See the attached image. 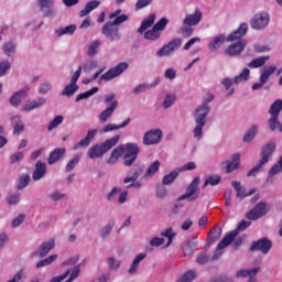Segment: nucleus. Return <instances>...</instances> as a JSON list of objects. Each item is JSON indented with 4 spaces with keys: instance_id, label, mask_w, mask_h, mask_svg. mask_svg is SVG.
<instances>
[{
    "instance_id": "62",
    "label": "nucleus",
    "mask_w": 282,
    "mask_h": 282,
    "mask_svg": "<svg viewBox=\"0 0 282 282\" xmlns=\"http://www.w3.org/2000/svg\"><path fill=\"white\" fill-rule=\"evenodd\" d=\"M7 202L9 206H17V204L21 202V194L19 193L9 194Z\"/></svg>"
},
{
    "instance_id": "38",
    "label": "nucleus",
    "mask_w": 282,
    "mask_h": 282,
    "mask_svg": "<svg viewBox=\"0 0 282 282\" xmlns=\"http://www.w3.org/2000/svg\"><path fill=\"white\" fill-rule=\"evenodd\" d=\"M241 160V154L236 153L231 156V162L227 164L226 172L227 173H232V171H237L239 169V161Z\"/></svg>"
},
{
    "instance_id": "23",
    "label": "nucleus",
    "mask_w": 282,
    "mask_h": 282,
    "mask_svg": "<svg viewBox=\"0 0 282 282\" xmlns=\"http://www.w3.org/2000/svg\"><path fill=\"white\" fill-rule=\"evenodd\" d=\"M47 173V164L37 161L35 164V170L33 171V180L34 182H39V180H43V176Z\"/></svg>"
},
{
    "instance_id": "28",
    "label": "nucleus",
    "mask_w": 282,
    "mask_h": 282,
    "mask_svg": "<svg viewBox=\"0 0 282 282\" xmlns=\"http://www.w3.org/2000/svg\"><path fill=\"white\" fill-rule=\"evenodd\" d=\"M127 151V144H122L117 147L112 152L110 158L108 159V164H116L118 160L120 159V155Z\"/></svg>"
},
{
    "instance_id": "11",
    "label": "nucleus",
    "mask_w": 282,
    "mask_h": 282,
    "mask_svg": "<svg viewBox=\"0 0 282 282\" xmlns=\"http://www.w3.org/2000/svg\"><path fill=\"white\" fill-rule=\"evenodd\" d=\"M101 34L108 39V41H120L122 35L120 34V29H118L115 24L107 22L102 29Z\"/></svg>"
},
{
    "instance_id": "58",
    "label": "nucleus",
    "mask_w": 282,
    "mask_h": 282,
    "mask_svg": "<svg viewBox=\"0 0 282 282\" xmlns=\"http://www.w3.org/2000/svg\"><path fill=\"white\" fill-rule=\"evenodd\" d=\"M268 127L270 131H276V129H281V123L279 122V117L271 116V118L268 120Z\"/></svg>"
},
{
    "instance_id": "34",
    "label": "nucleus",
    "mask_w": 282,
    "mask_h": 282,
    "mask_svg": "<svg viewBox=\"0 0 282 282\" xmlns=\"http://www.w3.org/2000/svg\"><path fill=\"white\" fill-rule=\"evenodd\" d=\"M65 155V149L64 148H56L50 153L48 156V164H56L61 158Z\"/></svg>"
},
{
    "instance_id": "29",
    "label": "nucleus",
    "mask_w": 282,
    "mask_h": 282,
    "mask_svg": "<svg viewBox=\"0 0 282 282\" xmlns=\"http://www.w3.org/2000/svg\"><path fill=\"white\" fill-rule=\"evenodd\" d=\"M162 163H160V161H154L153 163H151L144 174H143V177L144 180H151V177H153L155 175V173H158V171H160V166H161Z\"/></svg>"
},
{
    "instance_id": "15",
    "label": "nucleus",
    "mask_w": 282,
    "mask_h": 282,
    "mask_svg": "<svg viewBox=\"0 0 282 282\" xmlns=\"http://www.w3.org/2000/svg\"><path fill=\"white\" fill-rule=\"evenodd\" d=\"M251 252L259 250L262 254H268L272 250V241L268 238H261L258 241H253L250 246Z\"/></svg>"
},
{
    "instance_id": "20",
    "label": "nucleus",
    "mask_w": 282,
    "mask_h": 282,
    "mask_svg": "<svg viewBox=\"0 0 282 282\" xmlns=\"http://www.w3.org/2000/svg\"><path fill=\"white\" fill-rule=\"evenodd\" d=\"M98 130H89L87 132V135L73 147L74 151H78V149L80 148L89 147V144H91V140H94V138H96Z\"/></svg>"
},
{
    "instance_id": "8",
    "label": "nucleus",
    "mask_w": 282,
    "mask_h": 282,
    "mask_svg": "<svg viewBox=\"0 0 282 282\" xmlns=\"http://www.w3.org/2000/svg\"><path fill=\"white\" fill-rule=\"evenodd\" d=\"M123 164L124 166H132L133 162L138 160V153H140V148L135 143H127L126 151L123 152Z\"/></svg>"
},
{
    "instance_id": "50",
    "label": "nucleus",
    "mask_w": 282,
    "mask_h": 282,
    "mask_svg": "<svg viewBox=\"0 0 282 282\" xmlns=\"http://www.w3.org/2000/svg\"><path fill=\"white\" fill-rule=\"evenodd\" d=\"M175 100H177V97L175 96V94L173 93L167 94L163 100V108L171 109V107L175 105Z\"/></svg>"
},
{
    "instance_id": "35",
    "label": "nucleus",
    "mask_w": 282,
    "mask_h": 282,
    "mask_svg": "<svg viewBox=\"0 0 282 282\" xmlns=\"http://www.w3.org/2000/svg\"><path fill=\"white\" fill-rule=\"evenodd\" d=\"M197 248V240L196 239H189L183 245V253L185 257H191L195 249Z\"/></svg>"
},
{
    "instance_id": "40",
    "label": "nucleus",
    "mask_w": 282,
    "mask_h": 282,
    "mask_svg": "<svg viewBox=\"0 0 282 282\" xmlns=\"http://www.w3.org/2000/svg\"><path fill=\"white\" fill-rule=\"evenodd\" d=\"M231 185L237 191L236 197H239L240 199H243V197H248V195H252V192L251 193L246 192V188L241 186V183L238 181L231 182Z\"/></svg>"
},
{
    "instance_id": "64",
    "label": "nucleus",
    "mask_w": 282,
    "mask_h": 282,
    "mask_svg": "<svg viewBox=\"0 0 282 282\" xmlns=\"http://www.w3.org/2000/svg\"><path fill=\"white\" fill-rule=\"evenodd\" d=\"M279 173H282V164L280 163V161L274 164L269 171L268 180L274 177V175H279Z\"/></svg>"
},
{
    "instance_id": "30",
    "label": "nucleus",
    "mask_w": 282,
    "mask_h": 282,
    "mask_svg": "<svg viewBox=\"0 0 282 282\" xmlns=\"http://www.w3.org/2000/svg\"><path fill=\"white\" fill-rule=\"evenodd\" d=\"M180 170L175 169L172 170L170 173L165 174L162 178V184L164 186H169L171 184H173V182H175V180H177V177L180 176Z\"/></svg>"
},
{
    "instance_id": "53",
    "label": "nucleus",
    "mask_w": 282,
    "mask_h": 282,
    "mask_svg": "<svg viewBox=\"0 0 282 282\" xmlns=\"http://www.w3.org/2000/svg\"><path fill=\"white\" fill-rule=\"evenodd\" d=\"M197 276V273L195 271L189 270L185 272L181 278L176 280V282H193L195 281V278Z\"/></svg>"
},
{
    "instance_id": "7",
    "label": "nucleus",
    "mask_w": 282,
    "mask_h": 282,
    "mask_svg": "<svg viewBox=\"0 0 282 282\" xmlns=\"http://www.w3.org/2000/svg\"><path fill=\"white\" fill-rule=\"evenodd\" d=\"M268 25H270V13L265 11L254 14L250 21V26L252 30H265Z\"/></svg>"
},
{
    "instance_id": "14",
    "label": "nucleus",
    "mask_w": 282,
    "mask_h": 282,
    "mask_svg": "<svg viewBox=\"0 0 282 282\" xmlns=\"http://www.w3.org/2000/svg\"><path fill=\"white\" fill-rule=\"evenodd\" d=\"M37 6L43 17L46 19H54V15L56 14V9H54V0H39Z\"/></svg>"
},
{
    "instance_id": "24",
    "label": "nucleus",
    "mask_w": 282,
    "mask_h": 282,
    "mask_svg": "<svg viewBox=\"0 0 282 282\" xmlns=\"http://www.w3.org/2000/svg\"><path fill=\"white\" fill-rule=\"evenodd\" d=\"M223 43H226V35L224 34L215 35L212 39V41L208 43L209 52H217V50L221 47Z\"/></svg>"
},
{
    "instance_id": "25",
    "label": "nucleus",
    "mask_w": 282,
    "mask_h": 282,
    "mask_svg": "<svg viewBox=\"0 0 282 282\" xmlns=\"http://www.w3.org/2000/svg\"><path fill=\"white\" fill-rule=\"evenodd\" d=\"M76 24H69L68 26H61L58 29H55L54 33L56 36H74V33L76 32Z\"/></svg>"
},
{
    "instance_id": "18",
    "label": "nucleus",
    "mask_w": 282,
    "mask_h": 282,
    "mask_svg": "<svg viewBox=\"0 0 282 282\" xmlns=\"http://www.w3.org/2000/svg\"><path fill=\"white\" fill-rule=\"evenodd\" d=\"M45 101L46 100L44 97L28 100L25 104L22 105L20 111H26L28 113H30V111H34V109H40V107H43Z\"/></svg>"
},
{
    "instance_id": "12",
    "label": "nucleus",
    "mask_w": 282,
    "mask_h": 282,
    "mask_svg": "<svg viewBox=\"0 0 282 282\" xmlns=\"http://www.w3.org/2000/svg\"><path fill=\"white\" fill-rule=\"evenodd\" d=\"M270 212V206L267 203H259L256 205L253 209H251L247 214V219H251L252 221H257V219H261L264 215H268Z\"/></svg>"
},
{
    "instance_id": "39",
    "label": "nucleus",
    "mask_w": 282,
    "mask_h": 282,
    "mask_svg": "<svg viewBox=\"0 0 282 282\" xmlns=\"http://www.w3.org/2000/svg\"><path fill=\"white\" fill-rule=\"evenodd\" d=\"M257 133H259V126H251L243 135V142H252L257 138Z\"/></svg>"
},
{
    "instance_id": "49",
    "label": "nucleus",
    "mask_w": 282,
    "mask_h": 282,
    "mask_svg": "<svg viewBox=\"0 0 282 282\" xmlns=\"http://www.w3.org/2000/svg\"><path fill=\"white\" fill-rule=\"evenodd\" d=\"M78 91V86L77 84H72L67 85L63 90H62V96H67L68 98H72L74 94Z\"/></svg>"
},
{
    "instance_id": "55",
    "label": "nucleus",
    "mask_w": 282,
    "mask_h": 282,
    "mask_svg": "<svg viewBox=\"0 0 282 282\" xmlns=\"http://www.w3.org/2000/svg\"><path fill=\"white\" fill-rule=\"evenodd\" d=\"M94 94H98V87H93L90 90L77 95L75 100L76 102H80V100H85V98H90V96H94Z\"/></svg>"
},
{
    "instance_id": "57",
    "label": "nucleus",
    "mask_w": 282,
    "mask_h": 282,
    "mask_svg": "<svg viewBox=\"0 0 282 282\" xmlns=\"http://www.w3.org/2000/svg\"><path fill=\"white\" fill-rule=\"evenodd\" d=\"M63 116H56L52 121L48 122L47 124V131H54L56 127L63 124Z\"/></svg>"
},
{
    "instance_id": "16",
    "label": "nucleus",
    "mask_w": 282,
    "mask_h": 282,
    "mask_svg": "<svg viewBox=\"0 0 282 282\" xmlns=\"http://www.w3.org/2000/svg\"><path fill=\"white\" fill-rule=\"evenodd\" d=\"M140 180V171L133 170L131 174H128L123 178V184L126 188H140L142 186V182L138 181Z\"/></svg>"
},
{
    "instance_id": "10",
    "label": "nucleus",
    "mask_w": 282,
    "mask_h": 282,
    "mask_svg": "<svg viewBox=\"0 0 282 282\" xmlns=\"http://www.w3.org/2000/svg\"><path fill=\"white\" fill-rule=\"evenodd\" d=\"M182 45V39H174L167 44H165L163 47H161L156 52V56L159 58H164V56H173L175 53V50H178V47Z\"/></svg>"
},
{
    "instance_id": "5",
    "label": "nucleus",
    "mask_w": 282,
    "mask_h": 282,
    "mask_svg": "<svg viewBox=\"0 0 282 282\" xmlns=\"http://www.w3.org/2000/svg\"><path fill=\"white\" fill-rule=\"evenodd\" d=\"M128 69H129V63L121 62V63L117 64L116 66L111 67L105 74H102L99 77V83H102V80L105 83H109V80H113V78H118V76H122V74H124V72H127Z\"/></svg>"
},
{
    "instance_id": "4",
    "label": "nucleus",
    "mask_w": 282,
    "mask_h": 282,
    "mask_svg": "<svg viewBox=\"0 0 282 282\" xmlns=\"http://www.w3.org/2000/svg\"><path fill=\"white\" fill-rule=\"evenodd\" d=\"M246 228H250V221L242 220L239 223V225L235 231H231L227 236H225L223 238V240L217 246L214 259H219V257H221V254H224V252L221 250H224V248H228V246H230V243H232V241H235V239L237 238V235H239V232H243V230H246Z\"/></svg>"
},
{
    "instance_id": "52",
    "label": "nucleus",
    "mask_w": 282,
    "mask_h": 282,
    "mask_svg": "<svg viewBox=\"0 0 282 282\" xmlns=\"http://www.w3.org/2000/svg\"><path fill=\"white\" fill-rule=\"evenodd\" d=\"M160 36V31L155 30L154 26L144 33L145 41H158Z\"/></svg>"
},
{
    "instance_id": "2",
    "label": "nucleus",
    "mask_w": 282,
    "mask_h": 282,
    "mask_svg": "<svg viewBox=\"0 0 282 282\" xmlns=\"http://www.w3.org/2000/svg\"><path fill=\"white\" fill-rule=\"evenodd\" d=\"M248 34V23L242 22L239 28L228 35L227 41L232 43V41H238L228 46L226 50V54L228 56H239L243 50H246V45H248V41L240 40L242 36Z\"/></svg>"
},
{
    "instance_id": "1",
    "label": "nucleus",
    "mask_w": 282,
    "mask_h": 282,
    "mask_svg": "<svg viewBox=\"0 0 282 282\" xmlns=\"http://www.w3.org/2000/svg\"><path fill=\"white\" fill-rule=\"evenodd\" d=\"M215 100V95L213 93H206L203 97V102L198 107L195 108L193 112L195 126L192 130L194 140L204 139V127H206V122H208V113H210V106L208 102H213Z\"/></svg>"
},
{
    "instance_id": "36",
    "label": "nucleus",
    "mask_w": 282,
    "mask_h": 282,
    "mask_svg": "<svg viewBox=\"0 0 282 282\" xmlns=\"http://www.w3.org/2000/svg\"><path fill=\"white\" fill-rule=\"evenodd\" d=\"M11 124L13 127L14 133H23L25 126H23V121L21 120V116L17 115L11 118Z\"/></svg>"
},
{
    "instance_id": "48",
    "label": "nucleus",
    "mask_w": 282,
    "mask_h": 282,
    "mask_svg": "<svg viewBox=\"0 0 282 282\" xmlns=\"http://www.w3.org/2000/svg\"><path fill=\"white\" fill-rule=\"evenodd\" d=\"M2 51L6 56H12L17 53V44L14 42H7L2 45Z\"/></svg>"
},
{
    "instance_id": "31",
    "label": "nucleus",
    "mask_w": 282,
    "mask_h": 282,
    "mask_svg": "<svg viewBox=\"0 0 282 282\" xmlns=\"http://www.w3.org/2000/svg\"><path fill=\"white\" fill-rule=\"evenodd\" d=\"M100 6L99 0H91L86 3L85 8L79 12V17H87V14H90V12H94L96 8Z\"/></svg>"
},
{
    "instance_id": "32",
    "label": "nucleus",
    "mask_w": 282,
    "mask_h": 282,
    "mask_svg": "<svg viewBox=\"0 0 282 282\" xmlns=\"http://www.w3.org/2000/svg\"><path fill=\"white\" fill-rule=\"evenodd\" d=\"M153 23H155V13L150 14L142 21L141 26L138 29L139 34L147 32V30H149Z\"/></svg>"
},
{
    "instance_id": "46",
    "label": "nucleus",
    "mask_w": 282,
    "mask_h": 282,
    "mask_svg": "<svg viewBox=\"0 0 282 282\" xmlns=\"http://www.w3.org/2000/svg\"><path fill=\"white\" fill-rule=\"evenodd\" d=\"M282 111V99H276L269 108L270 116L279 117Z\"/></svg>"
},
{
    "instance_id": "22",
    "label": "nucleus",
    "mask_w": 282,
    "mask_h": 282,
    "mask_svg": "<svg viewBox=\"0 0 282 282\" xmlns=\"http://www.w3.org/2000/svg\"><path fill=\"white\" fill-rule=\"evenodd\" d=\"M200 21H202V11H199V9H196L194 13H191L185 17L183 23L184 25H188L189 28H193V25H198Z\"/></svg>"
},
{
    "instance_id": "13",
    "label": "nucleus",
    "mask_w": 282,
    "mask_h": 282,
    "mask_svg": "<svg viewBox=\"0 0 282 282\" xmlns=\"http://www.w3.org/2000/svg\"><path fill=\"white\" fill-rule=\"evenodd\" d=\"M56 247V239L50 238L44 241L33 253V257H39V259H43V257H47L52 250Z\"/></svg>"
},
{
    "instance_id": "41",
    "label": "nucleus",
    "mask_w": 282,
    "mask_h": 282,
    "mask_svg": "<svg viewBox=\"0 0 282 282\" xmlns=\"http://www.w3.org/2000/svg\"><path fill=\"white\" fill-rule=\"evenodd\" d=\"M115 226H116V220L113 219L109 220L108 224L100 229L101 239L109 238V235H111V231L113 230Z\"/></svg>"
},
{
    "instance_id": "59",
    "label": "nucleus",
    "mask_w": 282,
    "mask_h": 282,
    "mask_svg": "<svg viewBox=\"0 0 282 282\" xmlns=\"http://www.w3.org/2000/svg\"><path fill=\"white\" fill-rule=\"evenodd\" d=\"M96 67H98V61L89 59V61L84 63L83 70L86 74H89V72H93V69H96Z\"/></svg>"
},
{
    "instance_id": "9",
    "label": "nucleus",
    "mask_w": 282,
    "mask_h": 282,
    "mask_svg": "<svg viewBox=\"0 0 282 282\" xmlns=\"http://www.w3.org/2000/svg\"><path fill=\"white\" fill-rule=\"evenodd\" d=\"M163 137L164 133L162 132V129H151L143 135V144H145V147H153L155 144H160Z\"/></svg>"
},
{
    "instance_id": "33",
    "label": "nucleus",
    "mask_w": 282,
    "mask_h": 282,
    "mask_svg": "<svg viewBox=\"0 0 282 282\" xmlns=\"http://www.w3.org/2000/svg\"><path fill=\"white\" fill-rule=\"evenodd\" d=\"M261 272V267H256L252 269H242L236 272V279H246L250 274H259Z\"/></svg>"
},
{
    "instance_id": "63",
    "label": "nucleus",
    "mask_w": 282,
    "mask_h": 282,
    "mask_svg": "<svg viewBox=\"0 0 282 282\" xmlns=\"http://www.w3.org/2000/svg\"><path fill=\"white\" fill-rule=\"evenodd\" d=\"M30 176L28 174H21L19 176V182H18V188L22 191V188H25L28 184H30Z\"/></svg>"
},
{
    "instance_id": "56",
    "label": "nucleus",
    "mask_w": 282,
    "mask_h": 282,
    "mask_svg": "<svg viewBox=\"0 0 282 282\" xmlns=\"http://www.w3.org/2000/svg\"><path fill=\"white\" fill-rule=\"evenodd\" d=\"M25 214H19L18 216H15L12 220H11V228L15 229L19 228V226H23L24 221H25Z\"/></svg>"
},
{
    "instance_id": "19",
    "label": "nucleus",
    "mask_w": 282,
    "mask_h": 282,
    "mask_svg": "<svg viewBox=\"0 0 282 282\" xmlns=\"http://www.w3.org/2000/svg\"><path fill=\"white\" fill-rule=\"evenodd\" d=\"M275 149H276V143L274 142L268 143L262 148L261 160H260L261 164H268V162H270V159L272 158V153H274Z\"/></svg>"
},
{
    "instance_id": "60",
    "label": "nucleus",
    "mask_w": 282,
    "mask_h": 282,
    "mask_svg": "<svg viewBox=\"0 0 282 282\" xmlns=\"http://www.w3.org/2000/svg\"><path fill=\"white\" fill-rule=\"evenodd\" d=\"M78 162H80L79 154L75 155L68 161V163L66 164V173H69V171H74V169H76V166L78 165Z\"/></svg>"
},
{
    "instance_id": "54",
    "label": "nucleus",
    "mask_w": 282,
    "mask_h": 282,
    "mask_svg": "<svg viewBox=\"0 0 282 282\" xmlns=\"http://www.w3.org/2000/svg\"><path fill=\"white\" fill-rule=\"evenodd\" d=\"M25 158L24 151H18L10 155V164H19V162H23V159Z\"/></svg>"
},
{
    "instance_id": "61",
    "label": "nucleus",
    "mask_w": 282,
    "mask_h": 282,
    "mask_svg": "<svg viewBox=\"0 0 282 282\" xmlns=\"http://www.w3.org/2000/svg\"><path fill=\"white\" fill-rule=\"evenodd\" d=\"M99 47H100V41L99 40L94 41L88 46L87 55L94 56L95 54H98Z\"/></svg>"
},
{
    "instance_id": "37",
    "label": "nucleus",
    "mask_w": 282,
    "mask_h": 282,
    "mask_svg": "<svg viewBox=\"0 0 282 282\" xmlns=\"http://www.w3.org/2000/svg\"><path fill=\"white\" fill-rule=\"evenodd\" d=\"M268 61H270V56H260L258 58H254L253 61H251L248 64V67L250 69H259V67H263L265 65V63H268Z\"/></svg>"
},
{
    "instance_id": "26",
    "label": "nucleus",
    "mask_w": 282,
    "mask_h": 282,
    "mask_svg": "<svg viewBox=\"0 0 282 282\" xmlns=\"http://www.w3.org/2000/svg\"><path fill=\"white\" fill-rule=\"evenodd\" d=\"M276 72V65H267L260 70V80L262 83H268L270 80V76H272Z\"/></svg>"
},
{
    "instance_id": "51",
    "label": "nucleus",
    "mask_w": 282,
    "mask_h": 282,
    "mask_svg": "<svg viewBox=\"0 0 282 282\" xmlns=\"http://www.w3.org/2000/svg\"><path fill=\"white\" fill-rule=\"evenodd\" d=\"M56 259H58V254H52L41 261H39L36 263V268H45L46 265H52V263H54V261H56Z\"/></svg>"
},
{
    "instance_id": "3",
    "label": "nucleus",
    "mask_w": 282,
    "mask_h": 282,
    "mask_svg": "<svg viewBox=\"0 0 282 282\" xmlns=\"http://www.w3.org/2000/svg\"><path fill=\"white\" fill-rule=\"evenodd\" d=\"M120 142V134H116L115 137L95 145H91L87 152V155L90 160H98V158H102L105 153H109L116 144Z\"/></svg>"
},
{
    "instance_id": "6",
    "label": "nucleus",
    "mask_w": 282,
    "mask_h": 282,
    "mask_svg": "<svg viewBox=\"0 0 282 282\" xmlns=\"http://www.w3.org/2000/svg\"><path fill=\"white\" fill-rule=\"evenodd\" d=\"M199 176H196L187 186L185 193L180 196L178 202H184V199L195 202V199H199Z\"/></svg>"
},
{
    "instance_id": "47",
    "label": "nucleus",
    "mask_w": 282,
    "mask_h": 282,
    "mask_svg": "<svg viewBox=\"0 0 282 282\" xmlns=\"http://www.w3.org/2000/svg\"><path fill=\"white\" fill-rule=\"evenodd\" d=\"M219 182H221V176L218 174H213L206 177L205 183L203 184V188H206V186H208V184H210V186H217V184H219Z\"/></svg>"
},
{
    "instance_id": "17",
    "label": "nucleus",
    "mask_w": 282,
    "mask_h": 282,
    "mask_svg": "<svg viewBox=\"0 0 282 282\" xmlns=\"http://www.w3.org/2000/svg\"><path fill=\"white\" fill-rule=\"evenodd\" d=\"M30 93V86L25 85L22 89L12 94L9 99V102L12 107H19L21 102H23V98H28V94Z\"/></svg>"
},
{
    "instance_id": "44",
    "label": "nucleus",
    "mask_w": 282,
    "mask_h": 282,
    "mask_svg": "<svg viewBox=\"0 0 282 282\" xmlns=\"http://www.w3.org/2000/svg\"><path fill=\"white\" fill-rule=\"evenodd\" d=\"M106 263L109 270H112L115 272H117V270H120V265H122V261H120V259H116L115 257H108Z\"/></svg>"
},
{
    "instance_id": "42",
    "label": "nucleus",
    "mask_w": 282,
    "mask_h": 282,
    "mask_svg": "<svg viewBox=\"0 0 282 282\" xmlns=\"http://www.w3.org/2000/svg\"><path fill=\"white\" fill-rule=\"evenodd\" d=\"M250 80V68H245L239 75L234 77L235 85H239L240 83H246Z\"/></svg>"
},
{
    "instance_id": "21",
    "label": "nucleus",
    "mask_w": 282,
    "mask_h": 282,
    "mask_svg": "<svg viewBox=\"0 0 282 282\" xmlns=\"http://www.w3.org/2000/svg\"><path fill=\"white\" fill-rule=\"evenodd\" d=\"M116 109H118V101L113 100L109 105V107H107L104 111L100 112L99 122H101V124H105V122H107L109 120V118H111V116H113V111H116Z\"/></svg>"
},
{
    "instance_id": "43",
    "label": "nucleus",
    "mask_w": 282,
    "mask_h": 282,
    "mask_svg": "<svg viewBox=\"0 0 282 282\" xmlns=\"http://www.w3.org/2000/svg\"><path fill=\"white\" fill-rule=\"evenodd\" d=\"M48 199H51V202H63V199H67V194L55 189L48 194Z\"/></svg>"
},
{
    "instance_id": "27",
    "label": "nucleus",
    "mask_w": 282,
    "mask_h": 282,
    "mask_svg": "<svg viewBox=\"0 0 282 282\" xmlns=\"http://www.w3.org/2000/svg\"><path fill=\"white\" fill-rule=\"evenodd\" d=\"M147 257L145 252H141L139 254H137L132 261V264L130 265L129 270H128V274H135V272H138V268H140V263H142V261H144Z\"/></svg>"
},
{
    "instance_id": "45",
    "label": "nucleus",
    "mask_w": 282,
    "mask_h": 282,
    "mask_svg": "<svg viewBox=\"0 0 282 282\" xmlns=\"http://www.w3.org/2000/svg\"><path fill=\"white\" fill-rule=\"evenodd\" d=\"M220 83L225 87L226 91H228L227 96H232V94H235V88H232V85H235V79L225 77Z\"/></svg>"
}]
</instances>
